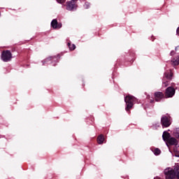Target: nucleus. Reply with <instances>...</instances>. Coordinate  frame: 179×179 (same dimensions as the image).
<instances>
[{
	"label": "nucleus",
	"instance_id": "nucleus-5",
	"mask_svg": "<svg viewBox=\"0 0 179 179\" xmlns=\"http://www.w3.org/2000/svg\"><path fill=\"white\" fill-rule=\"evenodd\" d=\"M164 174L166 176V179H174L176 178V171L171 169V170H165Z\"/></svg>",
	"mask_w": 179,
	"mask_h": 179
},
{
	"label": "nucleus",
	"instance_id": "nucleus-7",
	"mask_svg": "<svg viewBox=\"0 0 179 179\" xmlns=\"http://www.w3.org/2000/svg\"><path fill=\"white\" fill-rule=\"evenodd\" d=\"M155 101H162V99H164V94L162 92H156L154 94Z\"/></svg>",
	"mask_w": 179,
	"mask_h": 179
},
{
	"label": "nucleus",
	"instance_id": "nucleus-6",
	"mask_svg": "<svg viewBox=\"0 0 179 179\" xmlns=\"http://www.w3.org/2000/svg\"><path fill=\"white\" fill-rule=\"evenodd\" d=\"M76 8H78V5L76 4V3L71 0L69 1L66 2V10H75V9H76Z\"/></svg>",
	"mask_w": 179,
	"mask_h": 179
},
{
	"label": "nucleus",
	"instance_id": "nucleus-2",
	"mask_svg": "<svg viewBox=\"0 0 179 179\" xmlns=\"http://www.w3.org/2000/svg\"><path fill=\"white\" fill-rule=\"evenodd\" d=\"M1 58L3 62H9L12 61V52L10 50H3L1 52Z\"/></svg>",
	"mask_w": 179,
	"mask_h": 179
},
{
	"label": "nucleus",
	"instance_id": "nucleus-16",
	"mask_svg": "<svg viewBox=\"0 0 179 179\" xmlns=\"http://www.w3.org/2000/svg\"><path fill=\"white\" fill-rule=\"evenodd\" d=\"M174 136L179 138V129H176L173 132Z\"/></svg>",
	"mask_w": 179,
	"mask_h": 179
},
{
	"label": "nucleus",
	"instance_id": "nucleus-22",
	"mask_svg": "<svg viewBox=\"0 0 179 179\" xmlns=\"http://www.w3.org/2000/svg\"><path fill=\"white\" fill-rule=\"evenodd\" d=\"M151 40H152V41H155V36H151Z\"/></svg>",
	"mask_w": 179,
	"mask_h": 179
},
{
	"label": "nucleus",
	"instance_id": "nucleus-18",
	"mask_svg": "<svg viewBox=\"0 0 179 179\" xmlns=\"http://www.w3.org/2000/svg\"><path fill=\"white\" fill-rule=\"evenodd\" d=\"M84 6H85V9H88L89 6H90V3L87 2L85 3Z\"/></svg>",
	"mask_w": 179,
	"mask_h": 179
},
{
	"label": "nucleus",
	"instance_id": "nucleus-14",
	"mask_svg": "<svg viewBox=\"0 0 179 179\" xmlns=\"http://www.w3.org/2000/svg\"><path fill=\"white\" fill-rule=\"evenodd\" d=\"M68 47L70 51H73L76 49V45H75V44H71V43H68Z\"/></svg>",
	"mask_w": 179,
	"mask_h": 179
},
{
	"label": "nucleus",
	"instance_id": "nucleus-10",
	"mask_svg": "<svg viewBox=\"0 0 179 179\" xmlns=\"http://www.w3.org/2000/svg\"><path fill=\"white\" fill-rule=\"evenodd\" d=\"M164 78H166L167 80H171V79H173V71L171 70L166 71L164 73Z\"/></svg>",
	"mask_w": 179,
	"mask_h": 179
},
{
	"label": "nucleus",
	"instance_id": "nucleus-11",
	"mask_svg": "<svg viewBox=\"0 0 179 179\" xmlns=\"http://www.w3.org/2000/svg\"><path fill=\"white\" fill-rule=\"evenodd\" d=\"M162 138L164 142H167L171 138V136L168 131H164Z\"/></svg>",
	"mask_w": 179,
	"mask_h": 179
},
{
	"label": "nucleus",
	"instance_id": "nucleus-21",
	"mask_svg": "<svg viewBox=\"0 0 179 179\" xmlns=\"http://www.w3.org/2000/svg\"><path fill=\"white\" fill-rule=\"evenodd\" d=\"M176 178L179 179V171L176 173Z\"/></svg>",
	"mask_w": 179,
	"mask_h": 179
},
{
	"label": "nucleus",
	"instance_id": "nucleus-15",
	"mask_svg": "<svg viewBox=\"0 0 179 179\" xmlns=\"http://www.w3.org/2000/svg\"><path fill=\"white\" fill-rule=\"evenodd\" d=\"M153 153H154V155H155V156H159V155H160V153H162V151L159 148H155L153 150Z\"/></svg>",
	"mask_w": 179,
	"mask_h": 179
},
{
	"label": "nucleus",
	"instance_id": "nucleus-20",
	"mask_svg": "<svg viewBox=\"0 0 179 179\" xmlns=\"http://www.w3.org/2000/svg\"><path fill=\"white\" fill-rule=\"evenodd\" d=\"M176 54V52L174 51V50H172L171 52V53H170V55L171 56V57H173V55H174Z\"/></svg>",
	"mask_w": 179,
	"mask_h": 179
},
{
	"label": "nucleus",
	"instance_id": "nucleus-9",
	"mask_svg": "<svg viewBox=\"0 0 179 179\" xmlns=\"http://www.w3.org/2000/svg\"><path fill=\"white\" fill-rule=\"evenodd\" d=\"M166 142L171 145H175L177 146V145H178V141H177L174 137H171Z\"/></svg>",
	"mask_w": 179,
	"mask_h": 179
},
{
	"label": "nucleus",
	"instance_id": "nucleus-17",
	"mask_svg": "<svg viewBox=\"0 0 179 179\" xmlns=\"http://www.w3.org/2000/svg\"><path fill=\"white\" fill-rule=\"evenodd\" d=\"M168 85H169V81L168 80L164 81H164L162 83L163 87H167Z\"/></svg>",
	"mask_w": 179,
	"mask_h": 179
},
{
	"label": "nucleus",
	"instance_id": "nucleus-8",
	"mask_svg": "<svg viewBox=\"0 0 179 179\" xmlns=\"http://www.w3.org/2000/svg\"><path fill=\"white\" fill-rule=\"evenodd\" d=\"M51 26L52 29H61V27H62V24L58 23V21L56 19H54L51 22Z\"/></svg>",
	"mask_w": 179,
	"mask_h": 179
},
{
	"label": "nucleus",
	"instance_id": "nucleus-19",
	"mask_svg": "<svg viewBox=\"0 0 179 179\" xmlns=\"http://www.w3.org/2000/svg\"><path fill=\"white\" fill-rule=\"evenodd\" d=\"M65 1L66 0H57V2H58V3H64Z\"/></svg>",
	"mask_w": 179,
	"mask_h": 179
},
{
	"label": "nucleus",
	"instance_id": "nucleus-13",
	"mask_svg": "<svg viewBox=\"0 0 179 179\" xmlns=\"http://www.w3.org/2000/svg\"><path fill=\"white\" fill-rule=\"evenodd\" d=\"M97 143L99 144V145H102V143H104V135L103 134H101L98 136L97 138Z\"/></svg>",
	"mask_w": 179,
	"mask_h": 179
},
{
	"label": "nucleus",
	"instance_id": "nucleus-4",
	"mask_svg": "<svg viewBox=\"0 0 179 179\" xmlns=\"http://www.w3.org/2000/svg\"><path fill=\"white\" fill-rule=\"evenodd\" d=\"M175 94H176V89L172 86L169 87L166 89L165 97H166L167 99L170 97H173V96H174Z\"/></svg>",
	"mask_w": 179,
	"mask_h": 179
},
{
	"label": "nucleus",
	"instance_id": "nucleus-23",
	"mask_svg": "<svg viewBox=\"0 0 179 179\" xmlns=\"http://www.w3.org/2000/svg\"><path fill=\"white\" fill-rule=\"evenodd\" d=\"M178 50H179V45L177 46V47L175 48V50H176V52L178 51Z\"/></svg>",
	"mask_w": 179,
	"mask_h": 179
},
{
	"label": "nucleus",
	"instance_id": "nucleus-24",
	"mask_svg": "<svg viewBox=\"0 0 179 179\" xmlns=\"http://www.w3.org/2000/svg\"><path fill=\"white\" fill-rule=\"evenodd\" d=\"M150 103H155V100L154 99H150Z\"/></svg>",
	"mask_w": 179,
	"mask_h": 179
},
{
	"label": "nucleus",
	"instance_id": "nucleus-3",
	"mask_svg": "<svg viewBox=\"0 0 179 179\" xmlns=\"http://www.w3.org/2000/svg\"><path fill=\"white\" fill-rule=\"evenodd\" d=\"M161 124L162 125L163 128H169V127L171 125L170 117L163 115L161 118Z\"/></svg>",
	"mask_w": 179,
	"mask_h": 179
},
{
	"label": "nucleus",
	"instance_id": "nucleus-1",
	"mask_svg": "<svg viewBox=\"0 0 179 179\" xmlns=\"http://www.w3.org/2000/svg\"><path fill=\"white\" fill-rule=\"evenodd\" d=\"M135 101H136V98L132 95H127L124 97V102L126 103L125 110L127 113H131V109L134 108Z\"/></svg>",
	"mask_w": 179,
	"mask_h": 179
},
{
	"label": "nucleus",
	"instance_id": "nucleus-25",
	"mask_svg": "<svg viewBox=\"0 0 179 179\" xmlns=\"http://www.w3.org/2000/svg\"><path fill=\"white\" fill-rule=\"evenodd\" d=\"M0 17H1V11H0Z\"/></svg>",
	"mask_w": 179,
	"mask_h": 179
},
{
	"label": "nucleus",
	"instance_id": "nucleus-12",
	"mask_svg": "<svg viewBox=\"0 0 179 179\" xmlns=\"http://www.w3.org/2000/svg\"><path fill=\"white\" fill-rule=\"evenodd\" d=\"M171 65H173V66H177V65H179V56L171 60Z\"/></svg>",
	"mask_w": 179,
	"mask_h": 179
}]
</instances>
